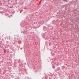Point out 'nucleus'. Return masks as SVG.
I'll return each mask as SVG.
<instances>
[{"mask_svg":"<svg viewBox=\"0 0 79 79\" xmlns=\"http://www.w3.org/2000/svg\"><path fill=\"white\" fill-rule=\"evenodd\" d=\"M52 68L53 69H55V66H52Z\"/></svg>","mask_w":79,"mask_h":79,"instance_id":"f03ea898","label":"nucleus"},{"mask_svg":"<svg viewBox=\"0 0 79 79\" xmlns=\"http://www.w3.org/2000/svg\"><path fill=\"white\" fill-rule=\"evenodd\" d=\"M56 69L57 71H60V67L57 68Z\"/></svg>","mask_w":79,"mask_h":79,"instance_id":"f257e3e1","label":"nucleus"},{"mask_svg":"<svg viewBox=\"0 0 79 79\" xmlns=\"http://www.w3.org/2000/svg\"><path fill=\"white\" fill-rule=\"evenodd\" d=\"M56 65L57 66H58L59 65V64H56Z\"/></svg>","mask_w":79,"mask_h":79,"instance_id":"20e7f679","label":"nucleus"},{"mask_svg":"<svg viewBox=\"0 0 79 79\" xmlns=\"http://www.w3.org/2000/svg\"><path fill=\"white\" fill-rule=\"evenodd\" d=\"M69 0H64V1H65V2H67V1H68Z\"/></svg>","mask_w":79,"mask_h":79,"instance_id":"7ed1b4c3","label":"nucleus"},{"mask_svg":"<svg viewBox=\"0 0 79 79\" xmlns=\"http://www.w3.org/2000/svg\"><path fill=\"white\" fill-rule=\"evenodd\" d=\"M10 0H9V1Z\"/></svg>","mask_w":79,"mask_h":79,"instance_id":"0eeeda50","label":"nucleus"},{"mask_svg":"<svg viewBox=\"0 0 79 79\" xmlns=\"http://www.w3.org/2000/svg\"><path fill=\"white\" fill-rule=\"evenodd\" d=\"M55 72H56V71H56V70H55Z\"/></svg>","mask_w":79,"mask_h":79,"instance_id":"39448f33","label":"nucleus"},{"mask_svg":"<svg viewBox=\"0 0 79 79\" xmlns=\"http://www.w3.org/2000/svg\"><path fill=\"white\" fill-rule=\"evenodd\" d=\"M9 39H10V38H9Z\"/></svg>","mask_w":79,"mask_h":79,"instance_id":"423d86ee","label":"nucleus"}]
</instances>
